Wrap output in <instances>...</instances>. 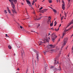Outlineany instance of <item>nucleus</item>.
Instances as JSON below:
<instances>
[{
    "mask_svg": "<svg viewBox=\"0 0 73 73\" xmlns=\"http://www.w3.org/2000/svg\"><path fill=\"white\" fill-rule=\"evenodd\" d=\"M52 40L53 42H54V41H55V40L56 39V38L57 37V36L54 33H53L52 34Z\"/></svg>",
    "mask_w": 73,
    "mask_h": 73,
    "instance_id": "nucleus-1",
    "label": "nucleus"
},
{
    "mask_svg": "<svg viewBox=\"0 0 73 73\" xmlns=\"http://www.w3.org/2000/svg\"><path fill=\"white\" fill-rule=\"evenodd\" d=\"M63 43L62 44V47L61 48L62 49L63 48V47L66 45V43L68 42V38H64V39L63 40Z\"/></svg>",
    "mask_w": 73,
    "mask_h": 73,
    "instance_id": "nucleus-2",
    "label": "nucleus"
},
{
    "mask_svg": "<svg viewBox=\"0 0 73 73\" xmlns=\"http://www.w3.org/2000/svg\"><path fill=\"white\" fill-rule=\"evenodd\" d=\"M47 48L48 49L52 48H53V45L50 44L48 45L47 46Z\"/></svg>",
    "mask_w": 73,
    "mask_h": 73,
    "instance_id": "nucleus-3",
    "label": "nucleus"
},
{
    "mask_svg": "<svg viewBox=\"0 0 73 73\" xmlns=\"http://www.w3.org/2000/svg\"><path fill=\"white\" fill-rule=\"evenodd\" d=\"M10 2L11 3V4L12 5V8H13V9H15V5H14V3L13 2H11V1H10Z\"/></svg>",
    "mask_w": 73,
    "mask_h": 73,
    "instance_id": "nucleus-4",
    "label": "nucleus"
},
{
    "mask_svg": "<svg viewBox=\"0 0 73 73\" xmlns=\"http://www.w3.org/2000/svg\"><path fill=\"white\" fill-rule=\"evenodd\" d=\"M59 69H58L57 68H56V67H55V68L54 69V71H55L56 70H60H60H61V66H60L59 67Z\"/></svg>",
    "mask_w": 73,
    "mask_h": 73,
    "instance_id": "nucleus-5",
    "label": "nucleus"
},
{
    "mask_svg": "<svg viewBox=\"0 0 73 73\" xmlns=\"http://www.w3.org/2000/svg\"><path fill=\"white\" fill-rule=\"evenodd\" d=\"M47 24H50L51 23V20H50V19H48V21H47Z\"/></svg>",
    "mask_w": 73,
    "mask_h": 73,
    "instance_id": "nucleus-6",
    "label": "nucleus"
},
{
    "mask_svg": "<svg viewBox=\"0 0 73 73\" xmlns=\"http://www.w3.org/2000/svg\"><path fill=\"white\" fill-rule=\"evenodd\" d=\"M26 1H27V4L29 5L30 6H31V2H30L29 0H26Z\"/></svg>",
    "mask_w": 73,
    "mask_h": 73,
    "instance_id": "nucleus-7",
    "label": "nucleus"
},
{
    "mask_svg": "<svg viewBox=\"0 0 73 73\" xmlns=\"http://www.w3.org/2000/svg\"><path fill=\"white\" fill-rule=\"evenodd\" d=\"M9 1L10 2V1H11V2L13 1L15 4H16V3H17V0H9Z\"/></svg>",
    "mask_w": 73,
    "mask_h": 73,
    "instance_id": "nucleus-8",
    "label": "nucleus"
},
{
    "mask_svg": "<svg viewBox=\"0 0 73 73\" xmlns=\"http://www.w3.org/2000/svg\"><path fill=\"white\" fill-rule=\"evenodd\" d=\"M41 17H40L39 18H38V19H36V18H34V19L35 20H40L41 19Z\"/></svg>",
    "mask_w": 73,
    "mask_h": 73,
    "instance_id": "nucleus-9",
    "label": "nucleus"
},
{
    "mask_svg": "<svg viewBox=\"0 0 73 73\" xmlns=\"http://www.w3.org/2000/svg\"><path fill=\"white\" fill-rule=\"evenodd\" d=\"M62 8L63 9V10H65V4H62Z\"/></svg>",
    "mask_w": 73,
    "mask_h": 73,
    "instance_id": "nucleus-10",
    "label": "nucleus"
},
{
    "mask_svg": "<svg viewBox=\"0 0 73 73\" xmlns=\"http://www.w3.org/2000/svg\"><path fill=\"white\" fill-rule=\"evenodd\" d=\"M48 10V9H44L42 10V12L43 13L45 12H46Z\"/></svg>",
    "mask_w": 73,
    "mask_h": 73,
    "instance_id": "nucleus-11",
    "label": "nucleus"
},
{
    "mask_svg": "<svg viewBox=\"0 0 73 73\" xmlns=\"http://www.w3.org/2000/svg\"><path fill=\"white\" fill-rule=\"evenodd\" d=\"M38 57H39V55L38 54H36V58L37 60H38Z\"/></svg>",
    "mask_w": 73,
    "mask_h": 73,
    "instance_id": "nucleus-12",
    "label": "nucleus"
},
{
    "mask_svg": "<svg viewBox=\"0 0 73 73\" xmlns=\"http://www.w3.org/2000/svg\"><path fill=\"white\" fill-rule=\"evenodd\" d=\"M55 67V66H50V68L51 69H53V68H54Z\"/></svg>",
    "mask_w": 73,
    "mask_h": 73,
    "instance_id": "nucleus-13",
    "label": "nucleus"
},
{
    "mask_svg": "<svg viewBox=\"0 0 73 73\" xmlns=\"http://www.w3.org/2000/svg\"><path fill=\"white\" fill-rule=\"evenodd\" d=\"M43 41H44V42H43V43H45V42H46V41L47 42H48V39H45L44 40H43Z\"/></svg>",
    "mask_w": 73,
    "mask_h": 73,
    "instance_id": "nucleus-14",
    "label": "nucleus"
},
{
    "mask_svg": "<svg viewBox=\"0 0 73 73\" xmlns=\"http://www.w3.org/2000/svg\"><path fill=\"white\" fill-rule=\"evenodd\" d=\"M53 12L54 13H56L57 12V11H56V10H55V9H53Z\"/></svg>",
    "mask_w": 73,
    "mask_h": 73,
    "instance_id": "nucleus-15",
    "label": "nucleus"
},
{
    "mask_svg": "<svg viewBox=\"0 0 73 73\" xmlns=\"http://www.w3.org/2000/svg\"><path fill=\"white\" fill-rule=\"evenodd\" d=\"M8 48L9 49H11L12 48V47H11V46L10 45H9L8 46Z\"/></svg>",
    "mask_w": 73,
    "mask_h": 73,
    "instance_id": "nucleus-16",
    "label": "nucleus"
},
{
    "mask_svg": "<svg viewBox=\"0 0 73 73\" xmlns=\"http://www.w3.org/2000/svg\"><path fill=\"white\" fill-rule=\"evenodd\" d=\"M65 33H63V35L62 36V37H61L62 38H63V37H64V36H65Z\"/></svg>",
    "mask_w": 73,
    "mask_h": 73,
    "instance_id": "nucleus-17",
    "label": "nucleus"
},
{
    "mask_svg": "<svg viewBox=\"0 0 73 73\" xmlns=\"http://www.w3.org/2000/svg\"><path fill=\"white\" fill-rule=\"evenodd\" d=\"M48 1L49 3H52V0H48Z\"/></svg>",
    "mask_w": 73,
    "mask_h": 73,
    "instance_id": "nucleus-18",
    "label": "nucleus"
},
{
    "mask_svg": "<svg viewBox=\"0 0 73 73\" xmlns=\"http://www.w3.org/2000/svg\"><path fill=\"white\" fill-rule=\"evenodd\" d=\"M59 29H60V28L59 27L58 28V29H55V30L56 31H59Z\"/></svg>",
    "mask_w": 73,
    "mask_h": 73,
    "instance_id": "nucleus-19",
    "label": "nucleus"
},
{
    "mask_svg": "<svg viewBox=\"0 0 73 73\" xmlns=\"http://www.w3.org/2000/svg\"><path fill=\"white\" fill-rule=\"evenodd\" d=\"M56 60H55L54 62V64H58L59 63L58 62H57V63H56Z\"/></svg>",
    "mask_w": 73,
    "mask_h": 73,
    "instance_id": "nucleus-20",
    "label": "nucleus"
},
{
    "mask_svg": "<svg viewBox=\"0 0 73 73\" xmlns=\"http://www.w3.org/2000/svg\"><path fill=\"white\" fill-rule=\"evenodd\" d=\"M13 13H17V12H16V11H15V10H14L13 11Z\"/></svg>",
    "mask_w": 73,
    "mask_h": 73,
    "instance_id": "nucleus-21",
    "label": "nucleus"
},
{
    "mask_svg": "<svg viewBox=\"0 0 73 73\" xmlns=\"http://www.w3.org/2000/svg\"><path fill=\"white\" fill-rule=\"evenodd\" d=\"M7 9L8 11H9V13H10V12H11V11H10V10H9V8H7Z\"/></svg>",
    "mask_w": 73,
    "mask_h": 73,
    "instance_id": "nucleus-22",
    "label": "nucleus"
},
{
    "mask_svg": "<svg viewBox=\"0 0 73 73\" xmlns=\"http://www.w3.org/2000/svg\"><path fill=\"white\" fill-rule=\"evenodd\" d=\"M35 0H33V3H32V5H34V3H35Z\"/></svg>",
    "mask_w": 73,
    "mask_h": 73,
    "instance_id": "nucleus-23",
    "label": "nucleus"
},
{
    "mask_svg": "<svg viewBox=\"0 0 73 73\" xmlns=\"http://www.w3.org/2000/svg\"><path fill=\"white\" fill-rule=\"evenodd\" d=\"M42 42H40V43L39 44V45H42Z\"/></svg>",
    "mask_w": 73,
    "mask_h": 73,
    "instance_id": "nucleus-24",
    "label": "nucleus"
},
{
    "mask_svg": "<svg viewBox=\"0 0 73 73\" xmlns=\"http://www.w3.org/2000/svg\"><path fill=\"white\" fill-rule=\"evenodd\" d=\"M70 6V4H68V8H69Z\"/></svg>",
    "mask_w": 73,
    "mask_h": 73,
    "instance_id": "nucleus-25",
    "label": "nucleus"
},
{
    "mask_svg": "<svg viewBox=\"0 0 73 73\" xmlns=\"http://www.w3.org/2000/svg\"><path fill=\"white\" fill-rule=\"evenodd\" d=\"M50 27H52V26H53V22H52V23L50 24Z\"/></svg>",
    "mask_w": 73,
    "mask_h": 73,
    "instance_id": "nucleus-26",
    "label": "nucleus"
},
{
    "mask_svg": "<svg viewBox=\"0 0 73 73\" xmlns=\"http://www.w3.org/2000/svg\"><path fill=\"white\" fill-rule=\"evenodd\" d=\"M4 13L6 14H7V11L5 10Z\"/></svg>",
    "mask_w": 73,
    "mask_h": 73,
    "instance_id": "nucleus-27",
    "label": "nucleus"
},
{
    "mask_svg": "<svg viewBox=\"0 0 73 73\" xmlns=\"http://www.w3.org/2000/svg\"><path fill=\"white\" fill-rule=\"evenodd\" d=\"M63 18H64V17L62 16V17H61V20L62 21L63 19Z\"/></svg>",
    "mask_w": 73,
    "mask_h": 73,
    "instance_id": "nucleus-28",
    "label": "nucleus"
},
{
    "mask_svg": "<svg viewBox=\"0 0 73 73\" xmlns=\"http://www.w3.org/2000/svg\"><path fill=\"white\" fill-rule=\"evenodd\" d=\"M64 15L65 16V17H66V14L65 12H64Z\"/></svg>",
    "mask_w": 73,
    "mask_h": 73,
    "instance_id": "nucleus-29",
    "label": "nucleus"
},
{
    "mask_svg": "<svg viewBox=\"0 0 73 73\" xmlns=\"http://www.w3.org/2000/svg\"><path fill=\"white\" fill-rule=\"evenodd\" d=\"M42 8H43L42 7H41V8L39 9V10H41Z\"/></svg>",
    "mask_w": 73,
    "mask_h": 73,
    "instance_id": "nucleus-30",
    "label": "nucleus"
},
{
    "mask_svg": "<svg viewBox=\"0 0 73 73\" xmlns=\"http://www.w3.org/2000/svg\"><path fill=\"white\" fill-rule=\"evenodd\" d=\"M62 3H63V4H65L64 3V0H62Z\"/></svg>",
    "mask_w": 73,
    "mask_h": 73,
    "instance_id": "nucleus-31",
    "label": "nucleus"
},
{
    "mask_svg": "<svg viewBox=\"0 0 73 73\" xmlns=\"http://www.w3.org/2000/svg\"><path fill=\"white\" fill-rule=\"evenodd\" d=\"M5 35H6V37H9V36H8V35H7V34H6Z\"/></svg>",
    "mask_w": 73,
    "mask_h": 73,
    "instance_id": "nucleus-32",
    "label": "nucleus"
},
{
    "mask_svg": "<svg viewBox=\"0 0 73 73\" xmlns=\"http://www.w3.org/2000/svg\"><path fill=\"white\" fill-rule=\"evenodd\" d=\"M31 32H35V31H34L32 30L31 31Z\"/></svg>",
    "mask_w": 73,
    "mask_h": 73,
    "instance_id": "nucleus-33",
    "label": "nucleus"
},
{
    "mask_svg": "<svg viewBox=\"0 0 73 73\" xmlns=\"http://www.w3.org/2000/svg\"><path fill=\"white\" fill-rule=\"evenodd\" d=\"M20 28H21V29H23V27L21 26H20Z\"/></svg>",
    "mask_w": 73,
    "mask_h": 73,
    "instance_id": "nucleus-34",
    "label": "nucleus"
},
{
    "mask_svg": "<svg viewBox=\"0 0 73 73\" xmlns=\"http://www.w3.org/2000/svg\"><path fill=\"white\" fill-rule=\"evenodd\" d=\"M49 7L50 8H51V9H52V10H53V9H54L53 8H52V7Z\"/></svg>",
    "mask_w": 73,
    "mask_h": 73,
    "instance_id": "nucleus-35",
    "label": "nucleus"
},
{
    "mask_svg": "<svg viewBox=\"0 0 73 73\" xmlns=\"http://www.w3.org/2000/svg\"><path fill=\"white\" fill-rule=\"evenodd\" d=\"M49 7L50 8H51V9H52V10H53V9H54L53 8H52V7Z\"/></svg>",
    "mask_w": 73,
    "mask_h": 73,
    "instance_id": "nucleus-36",
    "label": "nucleus"
},
{
    "mask_svg": "<svg viewBox=\"0 0 73 73\" xmlns=\"http://www.w3.org/2000/svg\"><path fill=\"white\" fill-rule=\"evenodd\" d=\"M10 13V15L11 16L12 15V14L11 13V11H10V13Z\"/></svg>",
    "mask_w": 73,
    "mask_h": 73,
    "instance_id": "nucleus-37",
    "label": "nucleus"
},
{
    "mask_svg": "<svg viewBox=\"0 0 73 73\" xmlns=\"http://www.w3.org/2000/svg\"><path fill=\"white\" fill-rule=\"evenodd\" d=\"M46 52L45 51V52H44V54H45Z\"/></svg>",
    "mask_w": 73,
    "mask_h": 73,
    "instance_id": "nucleus-38",
    "label": "nucleus"
},
{
    "mask_svg": "<svg viewBox=\"0 0 73 73\" xmlns=\"http://www.w3.org/2000/svg\"><path fill=\"white\" fill-rule=\"evenodd\" d=\"M56 23L55 24H54V26H56Z\"/></svg>",
    "mask_w": 73,
    "mask_h": 73,
    "instance_id": "nucleus-39",
    "label": "nucleus"
},
{
    "mask_svg": "<svg viewBox=\"0 0 73 73\" xmlns=\"http://www.w3.org/2000/svg\"><path fill=\"white\" fill-rule=\"evenodd\" d=\"M68 1H69V2H70V1H71V0H68Z\"/></svg>",
    "mask_w": 73,
    "mask_h": 73,
    "instance_id": "nucleus-40",
    "label": "nucleus"
},
{
    "mask_svg": "<svg viewBox=\"0 0 73 73\" xmlns=\"http://www.w3.org/2000/svg\"><path fill=\"white\" fill-rule=\"evenodd\" d=\"M35 52H36V50H34Z\"/></svg>",
    "mask_w": 73,
    "mask_h": 73,
    "instance_id": "nucleus-41",
    "label": "nucleus"
},
{
    "mask_svg": "<svg viewBox=\"0 0 73 73\" xmlns=\"http://www.w3.org/2000/svg\"><path fill=\"white\" fill-rule=\"evenodd\" d=\"M29 27H31L32 26H31V25H29Z\"/></svg>",
    "mask_w": 73,
    "mask_h": 73,
    "instance_id": "nucleus-42",
    "label": "nucleus"
},
{
    "mask_svg": "<svg viewBox=\"0 0 73 73\" xmlns=\"http://www.w3.org/2000/svg\"><path fill=\"white\" fill-rule=\"evenodd\" d=\"M61 25L60 24V26H59V27H61Z\"/></svg>",
    "mask_w": 73,
    "mask_h": 73,
    "instance_id": "nucleus-43",
    "label": "nucleus"
},
{
    "mask_svg": "<svg viewBox=\"0 0 73 73\" xmlns=\"http://www.w3.org/2000/svg\"><path fill=\"white\" fill-rule=\"evenodd\" d=\"M56 1L57 3H58V0H56Z\"/></svg>",
    "mask_w": 73,
    "mask_h": 73,
    "instance_id": "nucleus-44",
    "label": "nucleus"
},
{
    "mask_svg": "<svg viewBox=\"0 0 73 73\" xmlns=\"http://www.w3.org/2000/svg\"><path fill=\"white\" fill-rule=\"evenodd\" d=\"M48 18H49L50 19H50H50H51V18L50 17H48Z\"/></svg>",
    "mask_w": 73,
    "mask_h": 73,
    "instance_id": "nucleus-45",
    "label": "nucleus"
},
{
    "mask_svg": "<svg viewBox=\"0 0 73 73\" xmlns=\"http://www.w3.org/2000/svg\"><path fill=\"white\" fill-rule=\"evenodd\" d=\"M44 1H45V0H44L42 1V2H44Z\"/></svg>",
    "mask_w": 73,
    "mask_h": 73,
    "instance_id": "nucleus-46",
    "label": "nucleus"
},
{
    "mask_svg": "<svg viewBox=\"0 0 73 73\" xmlns=\"http://www.w3.org/2000/svg\"><path fill=\"white\" fill-rule=\"evenodd\" d=\"M63 13V11H62V13Z\"/></svg>",
    "mask_w": 73,
    "mask_h": 73,
    "instance_id": "nucleus-47",
    "label": "nucleus"
},
{
    "mask_svg": "<svg viewBox=\"0 0 73 73\" xmlns=\"http://www.w3.org/2000/svg\"><path fill=\"white\" fill-rule=\"evenodd\" d=\"M22 5H24V3H22Z\"/></svg>",
    "mask_w": 73,
    "mask_h": 73,
    "instance_id": "nucleus-48",
    "label": "nucleus"
},
{
    "mask_svg": "<svg viewBox=\"0 0 73 73\" xmlns=\"http://www.w3.org/2000/svg\"><path fill=\"white\" fill-rule=\"evenodd\" d=\"M60 16H61V14H60Z\"/></svg>",
    "mask_w": 73,
    "mask_h": 73,
    "instance_id": "nucleus-49",
    "label": "nucleus"
},
{
    "mask_svg": "<svg viewBox=\"0 0 73 73\" xmlns=\"http://www.w3.org/2000/svg\"><path fill=\"white\" fill-rule=\"evenodd\" d=\"M48 35H50V33H49L48 34Z\"/></svg>",
    "mask_w": 73,
    "mask_h": 73,
    "instance_id": "nucleus-50",
    "label": "nucleus"
},
{
    "mask_svg": "<svg viewBox=\"0 0 73 73\" xmlns=\"http://www.w3.org/2000/svg\"><path fill=\"white\" fill-rule=\"evenodd\" d=\"M48 39H50V37H48Z\"/></svg>",
    "mask_w": 73,
    "mask_h": 73,
    "instance_id": "nucleus-51",
    "label": "nucleus"
},
{
    "mask_svg": "<svg viewBox=\"0 0 73 73\" xmlns=\"http://www.w3.org/2000/svg\"><path fill=\"white\" fill-rule=\"evenodd\" d=\"M36 1H37V0H35V2H36Z\"/></svg>",
    "mask_w": 73,
    "mask_h": 73,
    "instance_id": "nucleus-52",
    "label": "nucleus"
},
{
    "mask_svg": "<svg viewBox=\"0 0 73 73\" xmlns=\"http://www.w3.org/2000/svg\"><path fill=\"white\" fill-rule=\"evenodd\" d=\"M27 13V15H28V13ZM27 16H28V15H27Z\"/></svg>",
    "mask_w": 73,
    "mask_h": 73,
    "instance_id": "nucleus-53",
    "label": "nucleus"
},
{
    "mask_svg": "<svg viewBox=\"0 0 73 73\" xmlns=\"http://www.w3.org/2000/svg\"><path fill=\"white\" fill-rule=\"evenodd\" d=\"M51 6H52V5H51Z\"/></svg>",
    "mask_w": 73,
    "mask_h": 73,
    "instance_id": "nucleus-54",
    "label": "nucleus"
},
{
    "mask_svg": "<svg viewBox=\"0 0 73 73\" xmlns=\"http://www.w3.org/2000/svg\"><path fill=\"white\" fill-rule=\"evenodd\" d=\"M33 73H34V71H33Z\"/></svg>",
    "mask_w": 73,
    "mask_h": 73,
    "instance_id": "nucleus-55",
    "label": "nucleus"
},
{
    "mask_svg": "<svg viewBox=\"0 0 73 73\" xmlns=\"http://www.w3.org/2000/svg\"><path fill=\"white\" fill-rule=\"evenodd\" d=\"M59 40H60V39H59Z\"/></svg>",
    "mask_w": 73,
    "mask_h": 73,
    "instance_id": "nucleus-56",
    "label": "nucleus"
},
{
    "mask_svg": "<svg viewBox=\"0 0 73 73\" xmlns=\"http://www.w3.org/2000/svg\"><path fill=\"white\" fill-rule=\"evenodd\" d=\"M59 3H60V0H59Z\"/></svg>",
    "mask_w": 73,
    "mask_h": 73,
    "instance_id": "nucleus-57",
    "label": "nucleus"
},
{
    "mask_svg": "<svg viewBox=\"0 0 73 73\" xmlns=\"http://www.w3.org/2000/svg\"><path fill=\"white\" fill-rule=\"evenodd\" d=\"M51 50V51H52V50Z\"/></svg>",
    "mask_w": 73,
    "mask_h": 73,
    "instance_id": "nucleus-58",
    "label": "nucleus"
},
{
    "mask_svg": "<svg viewBox=\"0 0 73 73\" xmlns=\"http://www.w3.org/2000/svg\"><path fill=\"white\" fill-rule=\"evenodd\" d=\"M18 70H19V68H18Z\"/></svg>",
    "mask_w": 73,
    "mask_h": 73,
    "instance_id": "nucleus-59",
    "label": "nucleus"
},
{
    "mask_svg": "<svg viewBox=\"0 0 73 73\" xmlns=\"http://www.w3.org/2000/svg\"><path fill=\"white\" fill-rule=\"evenodd\" d=\"M29 17H28V18H27V19H29Z\"/></svg>",
    "mask_w": 73,
    "mask_h": 73,
    "instance_id": "nucleus-60",
    "label": "nucleus"
},
{
    "mask_svg": "<svg viewBox=\"0 0 73 73\" xmlns=\"http://www.w3.org/2000/svg\"><path fill=\"white\" fill-rule=\"evenodd\" d=\"M56 23V21L55 22V23Z\"/></svg>",
    "mask_w": 73,
    "mask_h": 73,
    "instance_id": "nucleus-61",
    "label": "nucleus"
},
{
    "mask_svg": "<svg viewBox=\"0 0 73 73\" xmlns=\"http://www.w3.org/2000/svg\"><path fill=\"white\" fill-rule=\"evenodd\" d=\"M54 20H55V19H54Z\"/></svg>",
    "mask_w": 73,
    "mask_h": 73,
    "instance_id": "nucleus-62",
    "label": "nucleus"
},
{
    "mask_svg": "<svg viewBox=\"0 0 73 73\" xmlns=\"http://www.w3.org/2000/svg\"><path fill=\"white\" fill-rule=\"evenodd\" d=\"M18 73L17 72V73Z\"/></svg>",
    "mask_w": 73,
    "mask_h": 73,
    "instance_id": "nucleus-63",
    "label": "nucleus"
},
{
    "mask_svg": "<svg viewBox=\"0 0 73 73\" xmlns=\"http://www.w3.org/2000/svg\"><path fill=\"white\" fill-rule=\"evenodd\" d=\"M26 73H27V72H26Z\"/></svg>",
    "mask_w": 73,
    "mask_h": 73,
    "instance_id": "nucleus-64",
    "label": "nucleus"
}]
</instances>
